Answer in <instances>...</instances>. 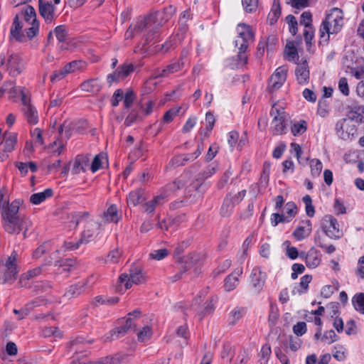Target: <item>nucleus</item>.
I'll use <instances>...</instances> for the list:
<instances>
[{"instance_id":"f257e3e1","label":"nucleus","mask_w":364,"mask_h":364,"mask_svg":"<svg viewBox=\"0 0 364 364\" xmlns=\"http://www.w3.org/2000/svg\"><path fill=\"white\" fill-rule=\"evenodd\" d=\"M21 203L20 200H14L11 203L1 200L0 213L4 231L11 235H18L22 232L25 239L31 223L28 218L19 213Z\"/></svg>"},{"instance_id":"69168bd1","label":"nucleus","mask_w":364,"mask_h":364,"mask_svg":"<svg viewBox=\"0 0 364 364\" xmlns=\"http://www.w3.org/2000/svg\"><path fill=\"white\" fill-rule=\"evenodd\" d=\"M181 107L176 109H171L168 110L163 117V120L166 123H169L173 121V118L178 114Z\"/></svg>"},{"instance_id":"e2e57ef3","label":"nucleus","mask_w":364,"mask_h":364,"mask_svg":"<svg viewBox=\"0 0 364 364\" xmlns=\"http://www.w3.org/2000/svg\"><path fill=\"white\" fill-rule=\"evenodd\" d=\"M73 265V262L70 259L58 260L55 262V267L62 269V272H69Z\"/></svg>"},{"instance_id":"20e7f679","label":"nucleus","mask_w":364,"mask_h":364,"mask_svg":"<svg viewBox=\"0 0 364 364\" xmlns=\"http://www.w3.org/2000/svg\"><path fill=\"white\" fill-rule=\"evenodd\" d=\"M73 222L75 226L80 223L84 224V230L79 239V242L83 244H87L94 239L96 231L102 225L101 222L91 219L89 212L77 213L73 216Z\"/></svg>"},{"instance_id":"0e129e2a","label":"nucleus","mask_w":364,"mask_h":364,"mask_svg":"<svg viewBox=\"0 0 364 364\" xmlns=\"http://www.w3.org/2000/svg\"><path fill=\"white\" fill-rule=\"evenodd\" d=\"M271 353V348L269 345H264L260 350V364H267L268 361V357Z\"/></svg>"},{"instance_id":"6e6552de","label":"nucleus","mask_w":364,"mask_h":364,"mask_svg":"<svg viewBox=\"0 0 364 364\" xmlns=\"http://www.w3.org/2000/svg\"><path fill=\"white\" fill-rule=\"evenodd\" d=\"M140 314L141 312L137 309L129 313L125 324L111 331L105 336V341L117 339L126 334L127 331L132 328L135 330L136 324L134 323V319L136 318Z\"/></svg>"},{"instance_id":"f8f14e48","label":"nucleus","mask_w":364,"mask_h":364,"mask_svg":"<svg viewBox=\"0 0 364 364\" xmlns=\"http://www.w3.org/2000/svg\"><path fill=\"white\" fill-rule=\"evenodd\" d=\"M140 314L141 312L137 309L129 313L125 324L111 331L105 336V341L117 339L126 334L127 331L132 328L135 330L136 324L134 323V319L136 318Z\"/></svg>"},{"instance_id":"58836bf2","label":"nucleus","mask_w":364,"mask_h":364,"mask_svg":"<svg viewBox=\"0 0 364 364\" xmlns=\"http://www.w3.org/2000/svg\"><path fill=\"white\" fill-rule=\"evenodd\" d=\"M235 202H233V198H230V195H228L220 208V215L223 217H228L232 212V210L235 207Z\"/></svg>"},{"instance_id":"f3484780","label":"nucleus","mask_w":364,"mask_h":364,"mask_svg":"<svg viewBox=\"0 0 364 364\" xmlns=\"http://www.w3.org/2000/svg\"><path fill=\"white\" fill-rule=\"evenodd\" d=\"M336 132L339 138L348 140L355 134L356 127L352 119L343 118L336 122Z\"/></svg>"},{"instance_id":"5701e85b","label":"nucleus","mask_w":364,"mask_h":364,"mask_svg":"<svg viewBox=\"0 0 364 364\" xmlns=\"http://www.w3.org/2000/svg\"><path fill=\"white\" fill-rule=\"evenodd\" d=\"M242 267H237L224 280V289L226 291L234 290L239 284V277L242 274Z\"/></svg>"},{"instance_id":"1a4fd4ad","label":"nucleus","mask_w":364,"mask_h":364,"mask_svg":"<svg viewBox=\"0 0 364 364\" xmlns=\"http://www.w3.org/2000/svg\"><path fill=\"white\" fill-rule=\"evenodd\" d=\"M140 314L141 312L137 309L129 313L125 324L111 331L105 336V341L117 339L126 334L127 331L132 328L135 330L136 324L134 323V319L136 318Z\"/></svg>"},{"instance_id":"603ef678","label":"nucleus","mask_w":364,"mask_h":364,"mask_svg":"<svg viewBox=\"0 0 364 364\" xmlns=\"http://www.w3.org/2000/svg\"><path fill=\"white\" fill-rule=\"evenodd\" d=\"M152 335V331L148 326L143 327V328L137 333L138 340L144 342L151 338Z\"/></svg>"},{"instance_id":"c756f323","label":"nucleus","mask_w":364,"mask_h":364,"mask_svg":"<svg viewBox=\"0 0 364 364\" xmlns=\"http://www.w3.org/2000/svg\"><path fill=\"white\" fill-rule=\"evenodd\" d=\"M176 9L172 6H169L167 8H165L162 12L155 11L151 13V14H157V22L156 26H154L156 28H159L161 27L165 23H166L169 18L175 14Z\"/></svg>"},{"instance_id":"9b49d317","label":"nucleus","mask_w":364,"mask_h":364,"mask_svg":"<svg viewBox=\"0 0 364 364\" xmlns=\"http://www.w3.org/2000/svg\"><path fill=\"white\" fill-rule=\"evenodd\" d=\"M140 314L141 312L137 309L129 313L125 324L111 331L105 336V341L117 339L126 334L127 331L132 328L135 330L136 324L134 323V319L136 318Z\"/></svg>"},{"instance_id":"5fc2aeb1","label":"nucleus","mask_w":364,"mask_h":364,"mask_svg":"<svg viewBox=\"0 0 364 364\" xmlns=\"http://www.w3.org/2000/svg\"><path fill=\"white\" fill-rule=\"evenodd\" d=\"M242 4L246 12L252 13L256 11L258 0H242Z\"/></svg>"},{"instance_id":"ea45409f","label":"nucleus","mask_w":364,"mask_h":364,"mask_svg":"<svg viewBox=\"0 0 364 364\" xmlns=\"http://www.w3.org/2000/svg\"><path fill=\"white\" fill-rule=\"evenodd\" d=\"M246 311L243 307H235L229 314L228 321L232 326L235 325L245 315Z\"/></svg>"},{"instance_id":"37998d69","label":"nucleus","mask_w":364,"mask_h":364,"mask_svg":"<svg viewBox=\"0 0 364 364\" xmlns=\"http://www.w3.org/2000/svg\"><path fill=\"white\" fill-rule=\"evenodd\" d=\"M53 33L59 41V43H64L68 40V31L64 25H60L55 27L53 30Z\"/></svg>"},{"instance_id":"338daca9","label":"nucleus","mask_w":364,"mask_h":364,"mask_svg":"<svg viewBox=\"0 0 364 364\" xmlns=\"http://www.w3.org/2000/svg\"><path fill=\"white\" fill-rule=\"evenodd\" d=\"M50 246L49 242H44L33 252V256L35 258H39L44 253L50 250Z\"/></svg>"},{"instance_id":"a19ab883","label":"nucleus","mask_w":364,"mask_h":364,"mask_svg":"<svg viewBox=\"0 0 364 364\" xmlns=\"http://www.w3.org/2000/svg\"><path fill=\"white\" fill-rule=\"evenodd\" d=\"M281 15V7L279 2L274 1L270 12L268 15V19L271 25L276 23Z\"/></svg>"},{"instance_id":"bf43d9fd","label":"nucleus","mask_w":364,"mask_h":364,"mask_svg":"<svg viewBox=\"0 0 364 364\" xmlns=\"http://www.w3.org/2000/svg\"><path fill=\"white\" fill-rule=\"evenodd\" d=\"M306 131V122L301 121L300 123L295 124L291 127V133L294 136L301 135Z\"/></svg>"},{"instance_id":"3c124183","label":"nucleus","mask_w":364,"mask_h":364,"mask_svg":"<svg viewBox=\"0 0 364 364\" xmlns=\"http://www.w3.org/2000/svg\"><path fill=\"white\" fill-rule=\"evenodd\" d=\"M303 201L305 203L306 213L309 217H313L315 213L314 207L312 205V200L310 196L306 195L303 198Z\"/></svg>"},{"instance_id":"cd10ccee","label":"nucleus","mask_w":364,"mask_h":364,"mask_svg":"<svg viewBox=\"0 0 364 364\" xmlns=\"http://www.w3.org/2000/svg\"><path fill=\"white\" fill-rule=\"evenodd\" d=\"M250 278L255 291L257 294L259 293L264 284V275L256 267L252 269Z\"/></svg>"},{"instance_id":"b1692460","label":"nucleus","mask_w":364,"mask_h":364,"mask_svg":"<svg viewBox=\"0 0 364 364\" xmlns=\"http://www.w3.org/2000/svg\"><path fill=\"white\" fill-rule=\"evenodd\" d=\"M300 257L305 259L306 266L311 269L317 267L321 260L320 252L314 248H311L306 253L301 252Z\"/></svg>"},{"instance_id":"6e6d98bb","label":"nucleus","mask_w":364,"mask_h":364,"mask_svg":"<svg viewBox=\"0 0 364 364\" xmlns=\"http://www.w3.org/2000/svg\"><path fill=\"white\" fill-rule=\"evenodd\" d=\"M122 78L128 76L134 71V65L132 64H123L117 70Z\"/></svg>"},{"instance_id":"79ce46f5","label":"nucleus","mask_w":364,"mask_h":364,"mask_svg":"<svg viewBox=\"0 0 364 364\" xmlns=\"http://www.w3.org/2000/svg\"><path fill=\"white\" fill-rule=\"evenodd\" d=\"M352 303L356 311L364 314V293L355 294L352 299Z\"/></svg>"},{"instance_id":"0eeeda50","label":"nucleus","mask_w":364,"mask_h":364,"mask_svg":"<svg viewBox=\"0 0 364 364\" xmlns=\"http://www.w3.org/2000/svg\"><path fill=\"white\" fill-rule=\"evenodd\" d=\"M270 115L273 117L272 122V133L275 135L285 134L287 132L286 122L288 114L285 112L284 108L275 103L272 107Z\"/></svg>"},{"instance_id":"f03ea898","label":"nucleus","mask_w":364,"mask_h":364,"mask_svg":"<svg viewBox=\"0 0 364 364\" xmlns=\"http://www.w3.org/2000/svg\"><path fill=\"white\" fill-rule=\"evenodd\" d=\"M23 20L19 19L16 15L13 21L10 30V36L12 39L20 43L31 41L39 31V23L36 18V13L33 7L27 6L21 14Z\"/></svg>"},{"instance_id":"c85d7f7f","label":"nucleus","mask_w":364,"mask_h":364,"mask_svg":"<svg viewBox=\"0 0 364 364\" xmlns=\"http://www.w3.org/2000/svg\"><path fill=\"white\" fill-rule=\"evenodd\" d=\"M90 164V158L86 155H78L74 161L72 173L78 174L80 172H85Z\"/></svg>"},{"instance_id":"bb28decb","label":"nucleus","mask_w":364,"mask_h":364,"mask_svg":"<svg viewBox=\"0 0 364 364\" xmlns=\"http://www.w3.org/2000/svg\"><path fill=\"white\" fill-rule=\"evenodd\" d=\"M1 141V153L11 152L14 150L17 141V134L16 133H9L3 136Z\"/></svg>"},{"instance_id":"473e14b6","label":"nucleus","mask_w":364,"mask_h":364,"mask_svg":"<svg viewBox=\"0 0 364 364\" xmlns=\"http://www.w3.org/2000/svg\"><path fill=\"white\" fill-rule=\"evenodd\" d=\"M58 132L61 137H64L68 140L71 137L73 132H80V130L76 123L65 122L60 126Z\"/></svg>"},{"instance_id":"dca6fc26","label":"nucleus","mask_w":364,"mask_h":364,"mask_svg":"<svg viewBox=\"0 0 364 364\" xmlns=\"http://www.w3.org/2000/svg\"><path fill=\"white\" fill-rule=\"evenodd\" d=\"M156 22H157V14H150L145 17L139 18L132 26L136 34L141 33L144 29H149V33H156L159 29L154 28L156 26ZM151 40L150 33H149L146 41L148 42Z\"/></svg>"},{"instance_id":"680f3d73","label":"nucleus","mask_w":364,"mask_h":364,"mask_svg":"<svg viewBox=\"0 0 364 364\" xmlns=\"http://www.w3.org/2000/svg\"><path fill=\"white\" fill-rule=\"evenodd\" d=\"M286 21L289 24V32L292 35H296L297 32V21L293 15H288L286 17Z\"/></svg>"},{"instance_id":"2f4dec72","label":"nucleus","mask_w":364,"mask_h":364,"mask_svg":"<svg viewBox=\"0 0 364 364\" xmlns=\"http://www.w3.org/2000/svg\"><path fill=\"white\" fill-rule=\"evenodd\" d=\"M21 111L28 124L32 125L38 124L39 119L38 113L33 105H28L27 107H22Z\"/></svg>"},{"instance_id":"13d9d810","label":"nucleus","mask_w":364,"mask_h":364,"mask_svg":"<svg viewBox=\"0 0 364 364\" xmlns=\"http://www.w3.org/2000/svg\"><path fill=\"white\" fill-rule=\"evenodd\" d=\"M43 131L40 128H35L31 131V134L35 144L38 145L43 144V138L42 136Z\"/></svg>"},{"instance_id":"4468645a","label":"nucleus","mask_w":364,"mask_h":364,"mask_svg":"<svg viewBox=\"0 0 364 364\" xmlns=\"http://www.w3.org/2000/svg\"><path fill=\"white\" fill-rule=\"evenodd\" d=\"M188 51L187 50H183L181 52L180 58L178 61L170 63L162 70H156L154 72V78L155 79L158 77H166L171 74L181 70L185 66V65L188 63Z\"/></svg>"},{"instance_id":"a18cd8bd","label":"nucleus","mask_w":364,"mask_h":364,"mask_svg":"<svg viewBox=\"0 0 364 364\" xmlns=\"http://www.w3.org/2000/svg\"><path fill=\"white\" fill-rule=\"evenodd\" d=\"M333 356L338 361H343L346 358V349L342 345H336L332 350Z\"/></svg>"},{"instance_id":"c9c22d12","label":"nucleus","mask_w":364,"mask_h":364,"mask_svg":"<svg viewBox=\"0 0 364 364\" xmlns=\"http://www.w3.org/2000/svg\"><path fill=\"white\" fill-rule=\"evenodd\" d=\"M53 195V190L47 188L43 192L33 193L30 197V202L34 205H38L45 201L47 198L51 197Z\"/></svg>"},{"instance_id":"4d7b16f0","label":"nucleus","mask_w":364,"mask_h":364,"mask_svg":"<svg viewBox=\"0 0 364 364\" xmlns=\"http://www.w3.org/2000/svg\"><path fill=\"white\" fill-rule=\"evenodd\" d=\"M285 53H287L289 60L295 59L298 57L297 50L293 42L287 43L285 48Z\"/></svg>"},{"instance_id":"a878e982","label":"nucleus","mask_w":364,"mask_h":364,"mask_svg":"<svg viewBox=\"0 0 364 364\" xmlns=\"http://www.w3.org/2000/svg\"><path fill=\"white\" fill-rule=\"evenodd\" d=\"M311 222L309 220H303L294 231L293 235L300 241L307 237L311 232Z\"/></svg>"},{"instance_id":"c03bdc74","label":"nucleus","mask_w":364,"mask_h":364,"mask_svg":"<svg viewBox=\"0 0 364 364\" xmlns=\"http://www.w3.org/2000/svg\"><path fill=\"white\" fill-rule=\"evenodd\" d=\"M216 170H217V168L215 166H208L203 172L201 178L196 180V183L193 184V188H196V190H198L203 185L201 180L210 177L212 175H213L216 172Z\"/></svg>"},{"instance_id":"052dcab7","label":"nucleus","mask_w":364,"mask_h":364,"mask_svg":"<svg viewBox=\"0 0 364 364\" xmlns=\"http://www.w3.org/2000/svg\"><path fill=\"white\" fill-rule=\"evenodd\" d=\"M168 255L167 249L163 248L152 251L149 256L151 258L156 260H161L165 258Z\"/></svg>"},{"instance_id":"864d4df0","label":"nucleus","mask_w":364,"mask_h":364,"mask_svg":"<svg viewBox=\"0 0 364 364\" xmlns=\"http://www.w3.org/2000/svg\"><path fill=\"white\" fill-rule=\"evenodd\" d=\"M290 220L283 214L275 213L271 215V223L272 226H277L279 223H288Z\"/></svg>"},{"instance_id":"7c9ffc66","label":"nucleus","mask_w":364,"mask_h":364,"mask_svg":"<svg viewBox=\"0 0 364 364\" xmlns=\"http://www.w3.org/2000/svg\"><path fill=\"white\" fill-rule=\"evenodd\" d=\"M22 89L21 87L15 86L14 82L13 81L6 82L0 88V97H1L4 93L7 92L10 99L16 98L22 91Z\"/></svg>"},{"instance_id":"09e8293b","label":"nucleus","mask_w":364,"mask_h":364,"mask_svg":"<svg viewBox=\"0 0 364 364\" xmlns=\"http://www.w3.org/2000/svg\"><path fill=\"white\" fill-rule=\"evenodd\" d=\"M291 242L289 240H286L283 243V246L286 247V255L291 259H295L299 256V252L295 247L290 245Z\"/></svg>"},{"instance_id":"e433bc0d","label":"nucleus","mask_w":364,"mask_h":364,"mask_svg":"<svg viewBox=\"0 0 364 364\" xmlns=\"http://www.w3.org/2000/svg\"><path fill=\"white\" fill-rule=\"evenodd\" d=\"M87 66V63L85 61L77 60H73L68 63H67L64 68V72L67 73V74H70L77 70H84Z\"/></svg>"},{"instance_id":"4be33fe9","label":"nucleus","mask_w":364,"mask_h":364,"mask_svg":"<svg viewBox=\"0 0 364 364\" xmlns=\"http://www.w3.org/2000/svg\"><path fill=\"white\" fill-rule=\"evenodd\" d=\"M295 75L299 84L306 85L309 83L310 73L309 65L306 60H301L296 64Z\"/></svg>"},{"instance_id":"4c0bfd02","label":"nucleus","mask_w":364,"mask_h":364,"mask_svg":"<svg viewBox=\"0 0 364 364\" xmlns=\"http://www.w3.org/2000/svg\"><path fill=\"white\" fill-rule=\"evenodd\" d=\"M144 193V190L142 188H139L130 192L127 197L128 204L132 205L133 206L137 205L141 200L145 199Z\"/></svg>"},{"instance_id":"7ed1b4c3","label":"nucleus","mask_w":364,"mask_h":364,"mask_svg":"<svg viewBox=\"0 0 364 364\" xmlns=\"http://www.w3.org/2000/svg\"><path fill=\"white\" fill-rule=\"evenodd\" d=\"M237 31V36L235 40V45L238 48L237 67L240 68L247 63L248 57L246 51L249 47L250 42L254 40V33L250 26L245 23L238 24Z\"/></svg>"},{"instance_id":"774afa93","label":"nucleus","mask_w":364,"mask_h":364,"mask_svg":"<svg viewBox=\"0 0 364 364\" xmlns=\"http://www.w3.org/2000/svg\"><path fill=\"white\" fill-rule=\"evenodd\" d=\"M285 208H286V213L287 214V215H286V217H288V218L291 221V219L295 216V215L296 213V209H297L296 205L293 202H288L285 205Z\"/></svg>"},{"instance_id":"393cba45","label":"nucleus","mask_w":364,"mask_h":364,"mask_svg":"<svg viewBox=\"0 0 364 364\" xmlns=\"http://www.w3.org/2000/svg\"><path fill=\"white\" fill-rule=\"evenodd\" d=\"M39 13L46 23H50L54 19L55 7L49 2L38 0Z\"/></svg>"},{"instance_id":"de8ad7c7","label":"nucleus","mask_w":364,"mask_h":364,"mask_svg":"<svg viewBox=\"0 0 364 364\" xmlns=\"http://www.w3.org/2000/svg\"><path fill=\"white\" fill-rule=\"evenodd\" d=\"M311 171L313 176H318L321 172L323 165L320 160L314 159L310 161Z\"/></svg>"},{"instance_id":"aec40b11","label":"nucleus","mask_w":364,"mask_h":364,"mask_svg":"<svg viewBox=\"0 0 364 364\" xmlns=\"http://www.w3.org/2000/svg\"><path fill=\"white\" fill-rule=\"evenodd\" d=\"M95 282L94 276H91L85 280L80 281L70 286L65 291L64 296L68 299H72L81 294L87 287H90Z\"/></svg>"},{"instance_id":"423d86ee","label":"nucleus","mask_w":364,"mask_h":364,"mask_svg":"<svg viewBox=\"0 0 364 364\" xmlns=\"http://www.w3.org/2000/svg\"><path fill=\"white\" fill-rule=\"evenodd\" d=\"M4 65L6 72L11 77H17L26 68V63L21 55L8 53L6 56L0 57V66Z\"/></svg>"},{"instance_id":"39448f33","label":"nucleus","mask_w":364,"mask_h":364,"mask_svg":"<svg viewBox=\"0 0 364 364\" xmlns=\"http://www.w3.org/2000/svg\"><path fill=\"white\" fill-rule=\"evenodd\" d=\"M184 182L180 179L174 181L171 183L167 184L159 195L156 196L152 200L144 204L145 211L150 213H152L155 208L164 204L166 201V198L171 193L174 192L184 186Z\"/></svg>"},{"instance_id":"72a5a7b5","label":"nucleus","mask_w":364,"mask_h":364,"mask_svg":"<svg viewBox=\"0 0 364 364\" xmlns=\"http://www.w3.org/2000/svg\"><path fill=\"white\" fill-rule=\"evenodd\" d=\"M80 88L87 92L97 93L100 90L101 86L97 78H92L82 82Z\"/></svg>"},{"instance_id":"2eb2a0df","label":"nucleus","mask_w":364,"mask_h":364,"mask_svg":"<svg viewBox=\"0 0 364 364\" xmlns=\"http://www.w3.org/2000/svg\"><path fill=\"white\" fill-rule=\"evenodd\" d=\"M145 277L141 269H131L130 274H122L119 277V291H125L132 284H140L145 282Z\"/></svg>"},{"instance_id":"f704fd0d","label":"nucleus","mask_w":364,"mask_h":364,"mask_svg":"<svg viewBox=\"0 0 364 364\" xmlns=\"http://www.w3.org/2000/svg\"><path fill=\"white\" fill-rule=\"evenodd\" d=\"M102 219L105 223H117L119 220L117 208L111 205L102 214Z\"/></svg>"},{"instance_id":"8fccbe9b","label":"nucleus","mask_w":364,"mask_h":364,"mask_svg":"<svg viewBox=\"0 0 364 364\" xmlns=\"http://www.w3.org/2000/svg\"><path fill=\"white\" fill-rule=\"evenodd\" d=\"M124 105L127 109H129L136 99V95L132 90H127L124 95Z\"/></svg>"},{"instance_id":"9d476101","label":"nucleus","mask_w":364,"mask_h":364,"mask_svg":"<svg viewBox=\"0 0 364 364\" xmlns=\"http://www.w3.org/2000/svg\"><path fill=\"white\" fill-rule=\"evenodd\" d=\"M140 314L141 312L137 309L129 313L125 324L111 331L105 336V341L117 339L126 334L127 331L132 328L135 330L136 324L134 323V319L136 318Z\"/></svg>"},{"instance_id":"49530a36","label":"nucleus","mask_w":364,"mask_h":364,"mask_svg":"<svg viewBox=\"0 0 364 364\" xmlns=\"http://www.w3.org/2000/svg\"><path fill=\"white\" fill-rule=\"evenodd\" d=\"M338 337L333 330H329L324 332L321 337V341L326 344H331L338 341Z\"/></svg>"},{"instance_id":"412c9836","label":"nucleus","mask_w":364,"mask_h":364,"mask_svg":"<svg viewBox=\"0 0 364 364\" xmlns=\"http://www.w3.org/2000/svg\"><path fill=\"white\" fill-rule=\"evenodd\" d=\"M322 228L323 232L331 239L340 238L341 236L338 221L331 216L326 218L322 224Z\"/></svg>"},{"instance_id":"a211bd4d","label":"nucleus","mask_w":364,"mask_h":364,"mask_svg":"<svg viewBox=\"0 0 364 364\" xmlns=\"http://www.w3.org/2000/svg\"><path fill=\"white\" fill-rule=\"evenodd\" d=\"M288 66L283 65L276 69L269 79L268 89L271 91L279 89L287 80Z\"/></svg>"},{"instance_id":"ddd939ff","label":"nucleus","mask_w":364,"mask_h":364,"mask_svg":"<svg viewBox=\"0 0 364 364\" xmlns=\"http://www.w3.org/2000/svg\"><path fill=\"white\" fill-rule=\"evenodd\" d=\"M140 314L141 312L137 309L129 313L125 324L111 331L105 336V341L117 339L126 334L127 331L132 328L135 330L136 324L134 323V319L136 318Z\"/></svg>"},{"instance_id":"6ab92c4d","label":"nucleus","mask_w":364,"mask_h":364,"mask_svg":"<svg viewBox=\"0 0 364 364\" xmlns=\"http://www.w3.org/2000/svg\"><path fill=\"white\" fill-rule=\"evenodd\" d=\"M326 23L331 28V33H337L343 26V16L342 11L338 8H334L331 10L326 17Z\"/></svg>"}]
</instances>
